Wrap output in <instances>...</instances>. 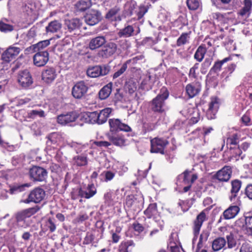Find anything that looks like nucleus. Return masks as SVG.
<instances>
[{"label": "nucleus", "instance_id": "a878e982", "mask_svg": "<svg viewBox=\"0 0 252 252\" xmlns=\"http://www.w3.org/2000/svg\"><path fill=\"white\" fill-rule=\"evenodd\" d=\"M201 89V86L199 82L188 84L186 87V92L190 98L197 95L200 92Z\"/></svg>", "mask_w": 252, "mask_h": 252}, {"label": "nucleus", "instance_id": "e433bc0d", "mask_svg": "<svg viewBox=\"0 0 252 252\" xmlns=\"http://www.w3.org/2000/svg\"><path fill=\"white\" fill-rule=\"evenodd\" d=\"M144 213L148 218H151L154 217L158 213L157 204H150L147 209L144 211Z\"/></svg>", "mask_w": 252, "mask_h": 252}, {"label": "nucleus", "instance_id": "393cba45", "mask_svg": "<svg viewBox=\"0 0 252 252\" xmlns=\"http://www.w3.org/2000/svg\"><path fill=\"white\" fill-rule=\"evenodd\" d=\"M82 24L81 21L78 18L67 19L64 21V25L69 32L80 29Z\"/></svg>", "mask_w": 252, "mask_h": 252}, {"label": "nucleus", "instance_id": "0e129e2a", "mask_svg": "<svg viewBox=\"0 0 252 252\" xmlns=\"http://www.w3.org/2000/svg\"><path fill=\"white\" fill-rule=\"evenodd\" d=\"M151 76L150 75H148L145 77V78L142 80L141 82V85L145 88H151L152 83L151 82Z\"/></svg>", "mask_w": 252, "mask_h": 252}, {"label": "nucleus", "instance_id": "f704fd0d", "mask_svg": "<svg viewBox=\"0 0 252 252\" xmlns=\"http://www.w3.org/2000/svg\"><path fill=\"white\" fill-rule=\"evenodd\" d=\"M92 5L91 0H80L75 4V9L79 11H84Z\"/></svg>", "mask_w": 252, "mask_h": 252}, {"label": "nucleus", "instance_id": "c756f323", "mask_svg": "<svg viewBox=\"0 0 252 252\" xmlns=\"http://www.w3.org/2000/svg\"><path fill=\"white\" fill-rule=\"evenodd\" d=\"M111 112L112 109L108 107L97 111V117L98 118V125H101L105 123Z\"/></svg>", "mask_w": 252, "mask_h": 252}, {"label": "nucleus", "instance_id": "4468645a", "mask_svg": "<svg viewBox=\"0 0 252 252\" xmlns=\"http://www.w3.org/2000/svg\"><path fill=\"white\" fill-rule=\"evenodd\" d=\"M232 168L230 166H225L218 171L215 177L220 182H227L231 178Z\"/></svg>", "mask_w": 252, "mask_h": 252}, {"label": "nucleus", "instance_id": "aec40b11", "mask_svg": "<svg viewBox=\"0 0 252 252\" xmlns=\"http://www.w3.org/2000/svg\"><path fill=\"white\" fill-rule=\"evenodd\" d=\"M41 77L42 80L44 83L50 84L54 81L57 77L56 70L53 67L48 68L42 71Z\"/></svg>", "mask_w": 252, "mask_h": 252}, {"label": "nucleus", "instance_id": "9b49d317", "mask_svg": "<svg viewBox=\"0 0 252 252\" xmlns=\"http://www.w3.org/2000/svg\"><path fill=\"white\" fill-rule=\"evenodd\" d=\"M109 124L110 127V131L112 132L119 130L126 132L130 131L131 130V128L128 125L121 123L119 119H109Z\"/></svg>", "mask_w": 252, "mask_h": 252}, {"label": "nucleus", "instance_id": "9d476101", "mask_svg": "<svg viewBox=\"0 0 252 252\" xmlns=\"http://www.w3.org/2000/svg\"><path fill=\"white\" fill-rule=\"evenodd\" d=\"M206 220V215L204 211L198 214L193 222V230L194 234L193 241L196 240L199 233L203 222Z\"/></svg>", "mask_w": 252, "mask_h": 252}, {"label": "nucleus", "instance_id": "de8ad7c7", "mask_svg": "<svg viewBox=\"0 0 252 252\" xmlns=\"http://www.w3.org/2000/svg\"><path fill=\"white\" fill-rule=\"evenodd\" d=\"M149 7L147 5H140L138 10L136 11V14L137 16V20L141 19L144 15L148 12Z\"/></svg>", "mask_w": 252, "mask_h": 252}, {"label": "nucleus", "instance_id": "f8f14e48", "mask_svg": "<svg viewBox=\"0 0 252 252\" xmlns=\"http://www.w3.org/2000/svg\"><path fill=\"white\" fill-rule=\"evenodd\" d=\"M34 64L41 67L45 65L49 61V53L47 51L37 52L33 58Z\"/></svg>", "mask_w": 252, "mask_h": 252}, {"label": "nucleus", "instance_id": "4d7b16f0", "mask_svg": "<svg viewBox=\"0 0 252 252\" xmlns=\"http://www.w3.org/2000/svg\"><path fill=\"white\" fill-rule=\"evenodd\" d=\"M200 119V114L198 110L195 109L192 113V116L190 119V123L195 124Z\"/></svg>", "mask_w": 252, "mask_h": 252}, {"label": "nucleus", "instance_id": "412c9836", "mask_svg": "<svg viewBox=\"0 0 252 252\" xmlns=\"http://www.w3.org/2000/svg\"><path fill=\"white\" fill-rule=\"evenodd\" d=\"M231 189H230L229 199L232 201H235L237 198L240 189L241 188L242 182L238 179L232 180L231 182Z\"/></svg>", "mask_w": 252, "mask_h": 252}, {"label": "nucleus", "instance_id": "c03bdc74", "mask_svg": "<svg viewBox=\"0 0 252 252\" xmlns=\"http://www.w3.org/2000/svg\"><path fill=\"white\" fill-rule=\"evenodd\" d=\"M227 239V247L229 249L235 248L237 245V239L236 236L232 233H230L226 236Z\"/></svg>", "mask_w": 252, "mask_h": 252}, {"label": "nucleus", "instance_id": "f03ea898", "mask_svg": "<svg viewBox=\"0 0 252 252\" xmlns=\"http://www.w3.org/2000/svg\"><path fill=\"white\" fill-rule=\"evenodd\" d=\"M45 196V192L44 189L37 187L32 190L29 193L28 198L24 200L23 202L27 204L30 202L39 203L44 199Z\"/></svg>", "mask_w": 252, "mask_h": 252}, {"label": "nucleus", "instance_id": "20e7f679", "mask_svg": "<svg viewBox=\"0 0 252 252\" xmlns=\"http://www.w3.org/2000/svg\"><path fill=\"white\" fill-rule=\"evenodd\" d=\"M17 44L9 46L1 55V60L6 63L14 60L21 51L20 47L16 46Z\"/></svg>", "mask_w": 252, "mask_h": 252}, {"label": "nucleus", "instance_id": "e2e57ef3", "mask_svg": "<svg viewBox=\"0 0 252 252\" xmlns=\"http://www.w3.org/2000/svg\"><path fill=\"white\" fill-rule=\"evenodd\" d=\"M127 68V66L126 64H125V63H123L120 69H119L113 74V79H116L122 75L126 71Z\"/></svg>", "mask_w": 252, "mask_h": 252}, {"label": "nucleus", "instance_id": "7ed1b4c3", "mask_svg": "<svg viewBox=\"0 0 252 252\" xmlns=\"http://www.w3.org/2000/svg\"><path fill=\"white\" fill-rule=\"evenodd\" d=\"M168 143L165 139L156 137L151 140V152L164 154V149Z\"/></svg>", "mask_w": 252, "mask_h": 252}, {"label": "nucleus", "instance_id": "864d4df0", "mask_svg": "<svg viewBox=\"0 0 252 252\" xmlns=\"http://www.w3.org/2000/svg\"><path fill=\"white\" fill-rule=\"evenodd\" d=\"M187 4L189 9L195 10L199 7L200 2L199 0H187Z\"/></svg>", "mask_w": 252, "mask_h": 252}, {"label": "nucleus", "instance_id": "79ce46f5", "mask_svg": "<svg viewBox=\"0 0 252 252\" xmlns=\"http://www.w3.org/2000/svg\"><path fill=\"white\" fill-rule=\"evenodd\" d=\"M97 111H94L92 112H88L86 114V119L87 121L91 124H98V118L97 117Z\"/></svg>", "mask_w": 252, "mask_h": 252}, {"label": "nucleus", "instance_id": "58836bf2", "mask_svg": "<svg viewBox=\"0 0 252 252\" xmlns=\"http://www.w3.org/2000/svg\"><path fill=\"white\" fill-rule=\"evenodd\" d=\"M50 40H45L38 42L37 43L33 45L31 48H32L34 52L41 51L50 44Z\"/></svg>", "mask_w": 252, "mask_h": 252}, {"label": "nucleus", "instance_id": "0eeeda50", "mask_svg": "<svg viewBox=\"0 0 252 252\" xmlns=\"http://www.w3.org/2000/svg\"><path fill=\"white\" fill-rule=\"evenodd\" d=\"M18 82L22 88L27 89L29 88L33 84V79L30 72L26 69L19 71Z\"/></svg>", "mask_w": 252, "mask_h": 252}, {"label": "nucleus", "instance_id": "dca6fc26", "mask_svg": "<svg viewBox=\"0 0 252 252\" xmlns=\"http://www.w3.org/2000/svg\"><path fill=\"white\" fill-rule=\"evenodd\" d=\"M219 108L218 99L212 98L209 103V108L206 112V116L208 119L212 120L216 118V114Z\"/></svg>", "mask_w": 252, "mask_h": 252}, {"label": "nucleus", "instance_id": "f3484780", "mask_svg": "<svg viewBox=\"0 0 252 252\" xmlns=\"http://www.w3.org/2000/svg\"><path fill=\"white\" fill-rule=\"evenodd\" d=\"M108 138L113 144L116 146L121 147L126 145V139L121 133H109Z\"/></svg>", "mask_w": 252, "mask_h": 252}, {"label": "nucleus", "instance_id": "49530a36", "mask_svg": "<svg viewBox=\"0 0 252 252\" xmlns=\"http://www.w3.org/2000/svg\"><path fill=\"white\" fill-rule=\"evenodd\" d=\"M99 71V66L98 65L89 68L87 71V73L89 76L95 78L100 76Z\"/></svg>", "mask_w": 252, "mask_h": 252}, {"label": "nucleus", "instance_id": "b1692460", "mask_svg": "<svg viewBox=\"0 0 252 252\" xmlns=\"http://www.w3.org/2000/svg\"><path fill=\"white\" fill-rule=\"evenodd\" d=\"M78 193L81 197L89 199L96 193V189L93 184H89L86 190H83L82 188H79Z\"/></svg>", "mask_w": 252, "mask_h": 252}, {"label": "nucleus", "instance_id": "72a5a7b5", "mask_svg": "<svg viewBox=\"0 0 252 252\" xmlns=\"http://www.w3.org/2000/svg\"><path fill=\"white\" fill-rule=\"evenodd\" d=\"M244 7L239 11L238 14L242 17H248L251 12L252 3L251 0H244Z\"/></svg>", "mask_w": 252, "mask_h": 252}, {"label": "nucleus", "instance_id": "6e6d98bb", "mask_svg": "<svg viewBox=\"0 0 252 252\" xmlns=\"http://www.w3.org/2000/svg\"><path fill=\"white\" fill-rule=\"evenodd\" d=\"M40 208L38 206H35L34 207L29 208L28 209L24 210V212L27 215V217L30 218L33 215L37 213L39 210Z\"/></svg>", "mask_w": 252, "mask_h": 252}, {"label": "nucleus", "instance_id": "6e6552de", "mask_svg": "<svg viewBox=\"0 0 252 252\" xmlns=\"http://www.w3.org/2000/svg\"><path fill=\"white\" fill-rule=\"evenodd\" d=\"M88 87L83 81L77 82L72 89V96L76 99H81L86 94Z\"/></svg>", "mask_w": 252, "mask_h": 252}, {"label": "nucleus", "instance_id": "37998d69", "mask_svg": "<svg viewBox=\"0 0 252 252\" xmlns=\"http://www.w3.org/2000/svg\"><path fill=\"white\" fill-rule=\"evenodd\" d=\"M24 211H22L17 213L16 214V220L18 224L21 226H24L25 219L28 218Z\"/></svg>", "mask_w": 252, "mask_h": 252}, {"label": "nucleus", "instance_id": "4be33fe9", "mask_svg": "<svg viewBox=\"0 0 252 252\" xmlns=\"http://www.w3.org/2000/svg\"><path fill=\"white\" fill-rule=\"evenodd\" d=\"M143 202L144 198L141 193L130 194L126 197L125 204L127 207L130 208L134 204H142Z\"/></svg>", "mask_w": 252, "mask_h": 252}, {"label": "nucleus", "instance_id": "6ab92c4d", "mask_svg": "<svg viewBox=\"0 0 252 252\" xmlns=\"http://www.w3.org/2000/svg\"><path fill=\"white\" fill-rule=\"evenodd\" d=\"M78 116L75 112H70L65 114H61L57 117L59 124L65 125L69 123L74 122Z\"/></svg>", "mask_w": 252, "mask_h": 252}, {"label": "nucleus", "instance_id": "7c9ffc66", "mask_svg": "<svg viewBox=\"0 0 252 252\" xmlns=\"http://www.w3.org/2000/svg\"><path fill=\"white\" fill-rule=\"evenodd\" d=\"M113 84L109 83L103 87L98 93L99 98L101 100H104L108 98L112 92Z\"/></svg>", "mask_w": 252, "mask_h": 252}, {"label": "nucleus", "instance_id": "39448f33", "mask_svg": "<svg viewBox=\"0 0 252 252\" xmlns=\"http://www.w3.org/2000/svg\"><path fill=\"white\" fill-rule=\"evenodd\" d=\"M17 44L9 46L1 55V60L6 63L14 60L21 51L20 47L16 46Z\"/></svg>", "mask_w": 252, "mask_h": 252}, {"label": "nucleus", "instance_id": "13d9d810", "mask_svg": "<svg viewBox=\"0 0 252 252\" xmlns=\"http://www.w3.org/2000/svg\"><path fill=\"white\" fill-rule=\"evenodd\" d=\"M57 134L55 133H52L47 136L48 139L46 141L47 145L48 146H51L52 144H55L57 142L56 137Z\"/></svg>", "mask_w": 252, "mask_h": 252}, {"label": "nucleus", "instance_id": "cd10ccee", "mask_svg": "<svg viewBox=\"0 0 252 252\" xmlns=\"http://www.w3.org/2000/svg\"><path fill=\"white\" fill-rule=\"evenodd\" d=\"M106 42L105 38L102 36H97L92 38L89 43V48L94 50L98 49L103 45Z\"/></svg>", "mask_w": 252, "mask_h": 252}, {"label": "nucleus", "instance_id": "09e8293b", "mask_svg": "<svg viewBox=\"0 0 252 252\" xmlns=\"http://www.w3.org/2000/svg\"><path fill=\"white\" fill-rule=\"evenodd\" d=\"M209 236V234L208 232L203 231L202 232L197 244V250H199L203 247V243L207 241Z\"/></svg>", "mask_w": 252, "mask_h": 252}, {"label": "nucleus", "instance_id": "4c0bfd02", "mask_svg": "<svg viewBox=\"0 0 252 252\" xmlns=\"http://www.w3.org/2000/svg\"><path fill=\"white\" fill-rule=\"evenodd\" d=\"M206 53V49L205 47L200 45L197 49L194 55V58L198 62H201L204 58Z\"/></svg>", "mask_w": 252, "mask_h": 252}, {"label": "nucleus", "instance_id": "8fccbe9b", "mask_svg": "<svg viewBox=\"0 0 252 252\" xmlns=\"http://www.w3.org/2000/svg\"><path fill=\"white\" fill-rule=\"evenodd\" d=\"M213 59L212 58H206L203 62V63L201 64V67L200 68V71L202 74H205L207 72L208 69L210 66Z\"/></svg>", "mask_w": 252, "mask_h": 252}, {"label": "nucleus", "instance_id": "c85d7f7f", "mask_svg": "<svg viewBox=\"0 0 252 252\" xmlns=\"http://www.w3.org/2000/svg\"><path fill=\"white\" fill-rule=\"evenodd\" d=\"M231 60L232 58L229 56L224 58L222 60H218L215 62L213 66L210 70L209 74L212 75L218 73L221 70L222 64Z\"/></svg>", "mask_w": 252, "mask_h": 252}, {"label": "nucleus", "instance_id": "473e14b6", "mask_svg": "<svg viewBox=\"0 0 252 252\" xmlns=\"http://www.w3.org/2000/svg\"><path fill=\"white\" fill-rule=\"evenodd\" d=\"M226 243V240L224 238L218 237L215 239L212 244L213 250L215 252L220 250L225 247Z\"/></svg>", "mask_w": 252, "mask_h": 252}, {"label": "nucleus", "instance_id": "bb28decb", "mask_svg": "<svg viewBox=\"0 0 252 252\" xmlns=\"http://www.w3.org/2000/svg\"><path fill=\"white\" fill-rule=\"evenodd\" d=\"M240 211L239 207L237 205L230 206L223 213V217L225 220L234 218Z\"/></svg>", "mask_w": 252, "mask_h": 252}, {"label": "nucleus", "instance_id": "c9c22d12", "mask_svg": "<svg viewBox=\"0 0 252 252\" xmlns=\"http://www.w3.org/2000/svg\"><path fill=\"white\" fill-rule=\"evenodd\" d=\"M62 28V24L57 20L50 22L46 27V31L47 32H57Z\"/></svg>", "mask_w": 252, "mask_h": 252}, {"label": "nucleus", "instance_id": "3c124183", "mask_svg": "<svg viewBox=\"0 0 252 252\" xmlns=\"http://www.w3.org/2000/svg\"><path fill=\"white\" fill-rule=\"evenodd\" d=\"M37 116L44 117V111L42 110H33L28 113V117L31 119H35Z\"/></svg>", "mask_w": 252, "mask_h": 252}, {"label": "nucleus", "instance_id": "ea45409f", "mask_svg": "<svg viewBox=\"0 0 252 252\" xmlns=\"http://www.w3.org/2000/svg\"><path fill=\"white\" fill-rule=\"evenodd\" d=\"M190 32L188 33H183L177 40L176 44L178 46H181L189 42L190 39L189 34Z\"/></svg>", "mask_w": 252, "mask_h": 252}, {"label": "nucleus", "instance_id": "f257e3e1", "mask_svg": "<svg viewBox=\"0 0 252 252\" xmlns=\"http://www.w3.org/2000/svg\"><path fill=\"white\" fill-rule=\"evenodd\" d=\"M169 96V92L165 88H162L160 93L150 102V105L152 111L157 113H162L165 111V100Z\"/></svg>", "mask_w": 252, "mask_h": 252}, {"label": "nucleus", "instance_id": "a19ab883", "mask_svg": "<svg viewBox=\"0 0 252 252\" xmlns=\"http://www.w3.org/2000/svg\"><path fill=\"white\" fill-rule=\"evenodd\" d=\"M27 186H28L27 184H14L13 185L10 186L9 189V193L11 194H13L23 191L25 190V187Z\"/></svg>", "mask_w": 252, "mask_h": 252}, {"label": "nucleus", "instance_id": "423d86ee", "mask_svg": "<svg viewBox=\"0 0 252 252\" xmlns=\"http://www.w3.org/2000/svg\"><path fill=\"white\" fill-rule=\"evenodd\" d=\"M29 175L33 181L42 182L47 178V172L42 167L34 166L30 168Z\"/></svg>", "mask_w": 252, "mask_h": 252}, {"label": "nucleus", "instance_id": "2f4dec72", "mask_svg": "<svg viewBox=\"0 0 252 252\" xmlns=\"http://www.w3.org/2000/svg\"><path fill=\"white\" fill-rule=\"evenodd\" d=\"M72 164L76 166H84L88 164V158L85 155H78L73 157Z\"/></svg>", "mask_w": 252, "mask_h": 252}, {"label": "nucleus", "instance_id": "bf43d9fd", "mask_svg": "<svg viewBox=\"0 0 252 252\" xmlns=\"http://www.w3.org/2000/svg\"><path fill=\"white\" fill-rule=\"evenodd\" d=\"M231 153L232 154L231 158H234L238 160L239 157L241 155L242 152L239 147L236 148H230Z\"/></svg>", "mask_w": 252, "mask_h": 252}, {"label": "nucleus", "instance_id": "a18cd8bd", "mask_svg": "<svg viewBox=\"0 0 252 252\" xmlns=\"http://www.w3.org/2000/svg\"><path fill=\"white\" fill-rule=\"evenodd\" d=\"M6 19L1 20L0 22V31L1 32H7L13 30V26L6 23Z\"/></svg>", "mask_w": 252, "mask_h": 252}, {"label": "nucleus", "instance_id": "5fc2aeb1", "mask_svg": "<svg viewBox=\"0 0 252 252\" xmlns=\"http://www.w3.org/2000/svg\"><path fill=\"white\" fill-rule=\"evenodd\" d=\"M45 226L49 229L51 232H53L56 229V225L55 223V220L49 218L45 222Z\"/></svg>", "mask_w": 252, "mask_h": 252}, {"label": "nucleus", "instance_id": "052dcab7", "mask_svg": "<svg viewBox=\"0 0 252 252\" xmlns=\"http://www.w3.org/2000/svg\"><path fill=\"white\" fill-rule=\"evenodd\" d=\"M101 175L104 177V181L105 182H108L113 179L115 176V173L110 171H104L101 173Z\"/></svg>", "mask_w": 252, "mask_h": 252}, {"label": "nucleus", "instance_id": "5701e85b", "mask_svg": "<svg viewBox=\"0 0 252 252\" xmlns=\"http://www.w3.org/2000/svg\"><path fill=\"white\" fill-rule=\"evenodd\" d=\"M198 178L196 174H191V172L188 170H185L182 174L178 176L179 179L183 180V184L192 185Z\"/></svg>", "mask_w": 252, "mask_h": 252}, {"label": "nucleus", "instance_id": "ddd939ff", "mask_svg": "<svg viewBox=\"0 0 252 252\" xmlns=\"http://www.w3.org/2000/svg\"><path fill=\"white\" fill-rule=\"evenodd\" d=\"M86 23L90 26L97 24L101 20V13L97 10H92L84 17Z\"/></svg>", "mask_w": 252, "mask_h": 252}, {"label": "nucleus", "instance_id": "2eb2a0df", "mask_svg": "<svg viewBox=\"0 0 252 252\" xmlns=\"http://www.w3.org/2000/svg\"><path fill=\"white\" fill-rule=\"evenodd\" d=\"M140 32L139 29L136 32L132 25L127 24L125 25V27L120 29L118 32V35L120 37L128 38L137 35Z\"/></svg>", "mask_w": 252, "mask_h": 252}, {"label": "nucleus", "instance_id": "a211bd4d", "mask_svg": "<svg viewBox=\"0 0 252 252\" xmlns=\"http://www.w3.org/2000/svg\"><path fill=\"white\" fill-rule=\"evenodd\" d=\"M117 48L116 43L109 42L100 51L99 54L103 58H108L116 53Z\"/></svg>", "mask_w": 252, "mask_h": 252}, {"label": "nucleus", "instance_id": "1a4fd4ad", "mask_svg": "<svg viewBox=\"0 0 252 252\" xmlns=\"http://www.w3.org/2000/svg\"><path fill=\"white\" fill-rule=\"evenodd\" d=\"M236 224L240 227H245L248 234L252 235V215L250 213L246 214L238 220Z\"/></svg>", "mask_w": 252, "mask_h": 252}, {"label": "nucleus", "instance_id": "69168bd1", "mask_svg": "<svg viewBox=\"0 0 252 252\" xmlns=\"http://www.w3.org/2000/svg\"><path fill=\"white\" fill-rule=\"evenodd\" d=\"M238 143V137L237 134H234L227 139V144L236 145Z\"/></svg>", "mask_w": 252, "mask_h": 252}, {"label": "nucleus", "instance_id": "338daca9", "mask_svg": "<svg viewBox=\"0 0 252 252\" xmlns=\"http://www.w3.org/2000/svg\"><path fill=\"white\" fill-rule=\"evenodd\" d=\"M240 252H252V246L248 243H244L241 247Z\"/></svg>", "mask_w": 252, "mask_h": 252}, {"label": "nucleus", "instance_id": "774afa93", "mask_svg": "<svg viewBox=\"0 0 252 252\" xmlns=\"http://www.w3.org/2000/svg\"><path fill=\"white\" fill-rule=\"evenodd\" d=\"M132 227L134 231L138 233L142 232L144 230V227L137 221L132 224Z\"/></svg>", "mask_w": 252, "mask_h": 252}, {"label": "nucleus", "instance_id": "603ef678", "mask_svg": "<svg viewBox=\"0 0 252 252\" xmlns=\"http://www.w3.org/2000/svg\"><path fill=\"white\" fill-rule=\"evenodd\" d=\"M120 9L115 6L109 10L105 15V18L108 20L113 21L116 14L120 11Z\"/></svg>", "mask_w": 252, "mask_h": 252}, {"label": "nucleus", "instance_id": "680f3d73", "mask_svg": "<svg viewBox=\"0 0 252 252\" xmlns=\"http://www.w3.org/2000/svg\"><path fill=\"white\" fill-rule=\"evenodd\" d=\"M94 239V235L91 233L87 232L85 237L84 239L83 244L84 245H89L91 244Z\"/></svg>", "mask_w": 252, "mask_h": 252}]
</instances>
